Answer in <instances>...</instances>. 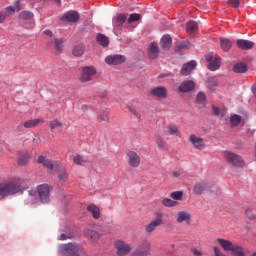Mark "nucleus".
Here are the masks:
<instances>
[{
    "label": "nucleus",
    "mask_w": 256,
    "mask_h": 256,
    "mask_svg": "<svg viewBox=\"0 0 256 256\" xmlns=\"http://www.w3.org/2000/svg\"><path fill=\"white\" fill-rule=\"evenodd\" d=\"M27 181L19 177H12L4 182H0V201L13 197V195H22L27 191Z\"/></svg>",
    "instance_id": "nucleus-1"
},
{
    "label": "nucleus",
    "mask_w": 256,
    "mask_h": 256,
    "mask_svg": "<svg viewBox=\"0 0 256 256\" xmlns=\"http://www.w3.org/2000/svg\"><path fill=\"white\" fill-rule=\"evenodd\" d=\"M224 159L227 161V163H230V165L236 167L237 169H243V167H245V160H243L240 155L231 151L224 152Z\"/></svg>",
    "instance_id": "nucleus-2"
},
{
    "label": "nucleus",
    "mask_w": 256,
    "mask_h": 256,
    "mask_svg": "<svg viewBox=\"0 0 256 256\" xmlns=\"http://www.w3.org/2000/svg\"><path fill=\"white\" fill-rule=\"evenodd\" d=\"M61 251L65 256H79L85 253L83 247L73 243L63 244L61 246Z\"/></svg>",
    "instance_id": "nucleus-3"
},
{
    "label": "nucleus",
    "mask_w": 256,
    "mask_h": 256,
    "mask_svg": "<svg viewBox=\"0 0 256 256\" xmlns=\"http://www.w3.org/2000/svg\"><path fill=\"white\" fill-rule=\"evenodd\" d=\"M114 249L116 251V256H127L133 251V246L123 240H117L114 243Z\"/></svg>",
    "instance_id": "nucleus-4"
},
{
    "label": "nucleus",
    "mask_w": 256,
    "mask_h": 256,
    "mask_svg": "<svg viewBox=\"0 0 256 256\" xmlns=\"http://www.w3.org/2000/svg\"><path fill=\"white\" fill-rule=\"evenodd\" d=\"M51 186L49 184H41L37 186V193L42 203H49L51 201Z\"/></svg>",
    "instance_id": "nucleus-5"
},
{
    "label": "nucleus",
    "mask_w": 256,
    "mask_h": 256,
    "mask_svg": "<svg viewBox=\"0 0 256 256\" xmlns=\"http://www.w3.org/2000/svg\"><path fill=\"white\" fill-rule=\"evenodd\" d=\"M94 75H97V70L95 69V67L86 66L82 69L80 81L82 83H89V81H93Z\"/></svg>",
    "instance_id": "nucleus-6"
},
{
    "label": "nucleus",
    "mask_w": 256,
    "mask_h": 256,
    "mask_svg": "<svg viewBox=\"0 0 256 256\" xmlns=\"http://www.w3.org/2000/svg\"><path fill=\"white\" fill-rule=\"evenodd\" d=\"M150 97L154 99H167L169 97V91L165 86H156L150 90Z\"/></svg>",
    "instance_id": "nucleus-7"
},
{
    "label": "nucleus",
    "mask_w": 256,
    "mask_h": 256,
    "mask_svg": "<svg viewBox=\"0 0 256 256\" xmlns=\"http://www.w3.org/2000/svg\"><path fill=\"white\" fill-rule=\"evenodd\" d=\"M151 251V243L145 241L138 245L129 256H147Z\"/></svg>",
    "instance_id": "nucleus-8"
},
{
    "label": "nucleus",
    "mask_w": 256,
    "mask_h": 256,
    "mask_svg": "<svg viewBox=\"0 0 256 256\" xmlns=\"http://www.w3.org/2000/svg\"><path fill=\"white\" fill-rule=\"evenodd\" d=\"M126 157L128 159V164L130 165V167L137 169L141 165V156H139L136 151L129 150L126 153Z\"/></svg>",
    "instance_id": "nucleus-9"
},
{
    "label": "nucleus",
    "mask_w": 256,
    "mask_h": 256,
    "mask_svg": "<svg viewBox=\"0 0 256 256\" xmlns=\"http://www.w3.org/2000/svg\"><path fill=\"white\" fill-rule=\"evenodd\" d=\"M94 229H95V224L91 225L89 228H86L84 230V237H86V239H89L91 243H97V241L101 239V234L95 231Z\"/></svg>",
    "instance_id": "nucleus-10"
},
{
    "label": "nucleus",
    "mask_w": 256,
    "mask_h": 256,
    "mask_svg": "<svg viewBox=\"0 0 256 256\" xmlns=\"http://www.w3.org/2000/svg\"><path fill=\"white\" fill-rule=\"evenodd\" d=\"M125 61H126L125 56L121 54L109 55L105 58V63L107 65H121L125 63Z\"/></svg>",
    "instance_id": "nucleus-11"
},
{
    "label": "nucleus",
    "mask_w": 256,
    "mask_h": 256,
    "mask_svg": "<svg viewBox=\"0 0 256 256\" xmlns=\"http://www.w3.org/2000/svg\"><path fill=\"white\" fill-rule=\"evenodd\" d=\"M189 141L194 149H198L199 151L205 149V142L203 141V138L195 134H191L189 136Z\"/></svg>",
    "instance_id": "nucleus-12"
},
{
    "label": "nucleus",
    "mask_w": 256,
    "mask_h": 256,
    "mask_svg": "<svg viewBox=\"0 0 256 256\" xmlns=\"http://www.w3.org/2000/svg\"><path fill=\"white\" fill-rule=\"evenodd\" d=\"M193 89H195V82L193 80L183 81L178 87L179 93H189Z\"/></svg>",
    "instance_id": "nucleus-13"
},
{
    "label": "nucleus",
    "mask_w": 256,
    "mask_h": 256,
    "mask_svg": "<svg viewBox=\"0 0 256 256\" xmlns=\"http://www.w3.org/2000/svg\"><path fill=\"white\" fill-rule=\"evenodd\" d=\"M176 221L178 223H187V225H189V223H191V213L185 210L178 211L176 213Z\"/></svg>",
    "instance_id": "nucleus-14"
},
{
    "label": "nucleus",
    "mask_w": 256,
    "mask_h": 256,
    "mask_svg": "<svg viewBox=\"0 0 256 256\" xmlns=\"http://www.w3.org/2000/svg\"><path fill=\"white\" fill-rule=\"evenodd\" d=\"M61 20L67 23H77L79 21V12L68 11L61 17Z\"/></svg>",
    "instance_id": "nucleus-15"
},
{
    "label": "nucleus",
    "mask_w": 256,
    "mask_h": 256,
    "mask_svg": "<svg viewBox=\"0 0 256 256\" xmlns=\"http://www.w3.org/2000/svg\"><path fill=\"white\" fill-rule=\"evenodd\" d=\"M46 45H47V47H53V45H54V48L56 51H58V53H61V51H63V47H64L63 39H61V38H52L47 41Z\"/></svg>",
    "instance_id": "nucleus-16"
},
{
    "label": "nucleus",
    "mask_w": 256,
    "mask_h": 256,
    "mask_svg": "<svg viewBox=\"0 0 256 256\" xmlns=\"http://www.w3.org/2000/svg\"><path fill=\"white\" fill-rule=\"evenodd\" d=\"M236 45L239 47V49L249 51V49H253L255 42L251 40L239 39L237 40Z\"/></svg>",
    "instance_id": "nucleus-17"
},
{
    "label": "nucleus",
    "mask_w": 256,
    "mask_h": 256,
    "mask_svg": "<svg viewBox=\"0 0 256 256\" xmlns=\"http://www.w3.org/2000/svg\"><path fill=\"white\" fill-rule=\"evenodd\" d=\"M196 67H197V62H195V60H192L182 66L180 73H181V75H185V76L191 75V72Z\"/></svg>",
    "instance_id": "nucleus-18"
},
{
    "label": "nucleus",
    "mask_w": 256,
    "mask_h": 256,
    "mask_svg": "<svg viewBox=\"0 0 256 256\" xmlns=\"http://www.w3.org/2000/svg\"><path fill=\"white\" fill-rule=\"evenodd\" d=\"M86 210L91 214L93 219H101V209L97 205L89 204Z\"/></svg>",
    "instance_id": "nucleus-19"
},
{
    "label": "nucleus",
    "mask_w": 256,
    "mask_h": 256,
    "mask_svg": "<svg viewBox=\"0 0 256 256\" xmlns=\"http://www.w3.org/2000/svg\"><path fill=\"white\" fill-rule=\"evenodd\" d=\"M39 123H45V119L43 118H38V119H33V120H27L21 123V126L24 127L25 129H33V127H37Z\"/></svg>",
    "instance_id": "nucleus-20"
},
{
    "label": "nucleus",
    "mask_w": 256,
    "mask_h": 256,
    "mask_svg": "<svg viewBox=\"0 0 256 256\" xmlns=\"http://www.w3.org/2000/svg\"><path fill=\"white\" fill-rule=\"evenodd\" d=\"M160 225H161V222H159V221H155V220L150 221L144 227V231H145L146 235H153V232L155 231V229L160 227Z\"/></svg>",
    "instance_id": "nucleus-21"
},
{
    "label": "nucleus",
    "mask_w": 256,
    "mask_h": 256,
    "mask_svg": "<svg viewBox=\"0 0 256 256\" xmlns=\"http://www.w3.org/2000/svg\"><path fill=\"white\" fill-rule=\"evenodd\" d=\"M160 45L164 51H169V49H171V45H173V40L171 39V36L164 35L160 40Z\"/></svg>",
    "instance_id": "nucleus-22"
},
{
    "label": "nucleus",
    "mask_w": 256,
    "mask_h": 256,
    "mask_svg": "<svg viewBox=\"0 0 256 256\" xmlns=\"http://www.w3.org/2000/svg\"><path fill=\"white\" fill-rule=\"evenodd\" d=\"M127 21V15L126 14H118L112 19V25L113 27H122L123 23Z\"/></svg>",
    "instance_id": "nucleus-23"
},
{
    "label": "nucleus",
    "mask_w": 256,
    "mask_h": 256,
    "mask_svg": "<svg viewBox=\"0 0 256 256\" xmlns=\"http://www.w3.org/2000/svg\"><path fill=\"white\" fill-rule=\"evenodd\" d=\"M31 159V154H29V152L24 151V152H20V154L18 155V165H27V163H29Z\"/></svg>",
    "instance_id": "nucleus-24"
},
{
    "label": "nucleus",
    "mask_w": 256,
    "mask_h": 256,
    "mask_svg": "<svg viewBox=\"0 0 256 256\" xmlns=\"http://www.w3.org/2000/svg\"><path fill=\"white\" fill-rule=\"evenodd\" d=\"M149 57L150 59H157V57H159V46L157 45V43L152 42L149 45Z\"/></svg>",
    "instance_id": "nucleus-25"
},
{
    "label": "nucleus",
    "mask_w": 256,
    "mask_h": 256,
    "mask_svg": "<svg viewBox=\"0 0 256 256\" xmlns=\"http://www.w3.org/2000/svg\"><path fill=\"white\" fill-rule=\"evenodd\" d=\"M38 163L46 167L49 171H53L55 169V164L53 163V160H47L44 156L38 157Z\"/></svg>",
    "instance_id": "nucleus-26"
},
{
    "label": "nucleus",
    "mask_w": 256,
    "mask_h": 256,
    "mask_svg": "<svg viewBox=\"0 0 256 256\" xmlns=\"http://www.w3.org/2000/svg\"><path fill=\"white\" fill-rule=\"evenodd\" d=\"M199 31V26L197 25V22L191 20L186 24V32L188 35H195Z\"/></svg>",
    "instance_id": "nucleus-27"
},
{
    "label": "nucleus",
    "mask_w": 256,
    "mask_h": 256,
    "mask_svg": "<svg viewBox=\"0 0 256 256\" xmlns=\"http://www.w3.org/2000/svg\"><path fill=\"white\" fill-rule=\"evenodd\" d=\"M217 242L224 251H231L233 249V246L235 245L233 244V242L222 238H217Z\"/></svg>",
    "instance_id": "nucleus-28"
},
{
    "label": "nucleus",
    "mask_w": 256,
    "mask_h": 256,
    "mask_svg": "<svg viewBox=\"0 0 256 256\" xmlns=\"http://www.w3.org/2000/svg\"><path fill=\"white\" fill-rule=\"evenodd\" d=\"M166 135H172L173 137H181V132H179V127L175 124H171L167 127Z\"/></svg>",
    "instance_id": "nucleus-29"
},
{
    "label": "nucleus",
    "mask_w": 256,
    "mask_h": 256,
    "mask_svg": "<svg viewBox=\"0 0 256 256\" xmlns=\"http://www.w3.org/2000/svg\"><path fill=\"white\" fill-rule=\"evenodd\" d=\"M205 191H207V183H205V182L197 183L194 186V193L196 195H203V193H205Z\"/></svg>",
    "instance_id": "nucleus-30"
},
{
    "label": "nucleus",
    "mask_w": 256,
    "mask_h": 256,
    "mask_svg": "<svg viewBox=\"0 0 256 256\" xmlns=\"http://www.w3.org/2000/svg\"><path fill=\"white\" fill-rule=\"evenodd\" d=\"M96 41L101 45L102 47H109V37L105 36L102 33H98L96 36Z\"/></svg>",
    "instance_id": "nucleus-31"
},
{
    "label": "nucleus",
    "mask_w": 256,
    "mask_h": 256,
    "mask_svg": "<svg viewBox=\"0 0 256 256\" xmlns=\"http://www.w3.org/2000/svg\"><path fill=\"white\" fill-rule=\"evenodd\" d=\"M230 251H232L233 255L235 256H245V251L240 245L234 244V246H232V250ZM252 256H256V252H254Z\"/></svg>",
    "instance_id": "nucleus-32"
},
{
    "label": "nucleus",
    "mask_w": 256,
    "mask_h": 256,
    "mask_svg": "<svg viewBox=\"0 0 256 256\" xmlns=\"http://www.w3.org/2000/svg\"><path fill=\"white\" fill-rule=\"evenodd\" d=\"M84 53H85V45L83 44L76 45L72 50V55H74V57H82Z\"/></svg>",
    "instance_id": "nucleus-33"
},
{
    "label": "nucleus",
    "mask_w": 256,
    "mask_h": 256,
    "mask_svg": "<svg viewBox=\"0 0 256 256\" xmlns=\"http://www.w3.org/2000/svg\"><path fill=\"white\" fill-rule=\"evenodd\" d=\"M220 47L223 51H229L233 47V42L227 38H220Z\"/></svg>",
    "instance_id": "nucleus-34"
},
{
    "label": "nucleus",
    "mask_w": 256,
    "mask_h": 256,
    "mask_svg": "<svg viewBox=\"0 0 256 256\" xmlns=\"http://www.w3.org/2000/svg\"><path fill=\"white\" fill-rule=\"evenodd\" d=\"M241 121H243V118L240 115L233 114L230 116L231 127H239V125H241Z\"/></svg>",
    "instance_id": "nucleus-35"
},
{
    "label": "nucleus",
    "mask_w": 256,
    "mask_h": 256,
    "mask_svg": "<svg viewBox=\"0 0 256 256\" xmlns=\"http://www.w3.org/2000/svg\"><path fill=\"white\" fill-rule=\"evenodd\" d=\"M155 143L158 147V149H167V142L165 141V138H163V136L161 135H157L155 138Z\"/></svg>",
    "instance_id": "nucleus-36"
},
{
    "label": "nucleus",
    "mask_w": 256,
    "mask_h": 256,
    "mask_svg": "<svg viewBox=\"0 0 256 256\" xmlns=\"http://www.w3.org/2000/svg\"><path fill=\"white\" fill-rule=\"evenodd\" d=\"M161 203H162L163 207H168V208L177 207L179 205V202H177L171 198H163Z\"/></svg>",
    "instance_id": "nucleus-37"
},
{
    "label": "nucleus",
    "mask_w": 256,
    "mask_h": 256,
    "mask_svg": "<svg viewBox=\"0 0 256 256\" xmlns=\"http://www.w3.org/2000/svg\"><path fill=\"white\" fill-rule=\"evenodd\" d=\"M73 162L75 163V165H80L82 167H85V165H87V163H89V160H87V158H85L84 156L76 155L73 158Z\"/></svg>",
    "instance_id": "nucleus-38"
},
{
    "label": "nucleus",
    "mask_w": 256,
    "mask_h": 256,
    "mask_svg": "<svg viewBox=\"0 0 256 256\" xmlns=\"http://www.w3.org/2000/svg\"><path fill=\"white\" fill-rule=\"evenodd\" d=\"M97 119L100 123H109V110L99 112Z\"/></svg>",
    "instance_id": "nucleus-39"
},
{
    "label": "nucleus",
    "mask_w": 256,
    "mask_h": 256,
    "mask_svg": "<svg viewBox=\"0 0 256 256\" xmlns=\"http://www.w3.org/2000/svg\"><path fill=\"white\" fill-rule=\"evenodd\" d=\"M234 73H247V65L243 62L237 63L233 66Z\"/></svg>",
    "instance_id": "nucleus-40"
},
{
    "label": "nucleus",
    "mask_w": 256,
    "mask_h": 256,
    "mask_svg": "<svg viewBox=\"0 0 256 256\" xmlns=\"http://www.w3.org/2000/svg\"><path fill=\"white\" fill-rule=\"evenodd\" d=\"M219 67H221V60L219 58H215L208 64V69H210V71H217Z\"/></svg>",
    "instance_id": "nucleus-41"
},
{
    "label": "nucleus",
    "mask_w": 256,
    "mask_h": 256,
    "mask_svg": "<svg viewBox=\"0 0 256 256\" xmlns=\"http://www.w3.org/2000/svg\"><path fill=\"white\" fill-rule=\"evenodd\" d=\"M19 19H22L23 21H31L33 19L34 15L33 12L24 10L19 14Z\"/></svg>",
    "instance_id": "nucleus-42"
},
{
    "label": "nucleus",
    "mask_w": 256,
    "mask_h": 256,
    "mask_svg": "<svg viewBox=\"0 0 256 256\" xmlns=\"http://www.w3.org/2000/svg\"><path fill=\"white\" fill-rule=\"evenodd\" d=\"M59 127H63V123L61 121L54 119L49 122V128L51 131H55V129H59Z\"/></svg>",
    "instance_id": "nucleus-43"
},
{
    "label": "nucleus",
    "mask_w": 256,
    "mask_h": 256,
    "mask_svg": "<svg viewBox=\"0 0 256 256\" xmlns=\"http://www.w3.org/2000/svg\"><path fill=\"white\" fill-rule=\"evenodd\" d=\"M69 175L67 174V170L65 167H61L58 171V179L59 181H65L68 179Z\"/></svg>",
    "instance_id": "nucleus-44"
},
{
    "label": "nucleus",
    "mask_w": 256,
    "mask_h": 256,
    "mask_svg": "<svg viewBox=\"0 0 256 256\" xmlns=\"http://www.w3.org/2000/svg\"><path fill=\"white\" fill-rule=\"evenodd\" d=\"M141 19V14H137V13H132L129 15L128 18H126L127 23L131 24V23H136V21H140Z\"/></svg>",
    "instance_id": "nucleus-45"
},
{
    "label": "nucleus",
    "mask_w": 256,
    "mask_h": 256,
    "mask_svg": "<svg viewBox=\"0 0 256 256\" xmlns=\"http://www.w3.org/2000/svg\"><path fill=\"white\" fill-rule=\"evenodd\" d=\"M171 199L174 201H182L183 200V191H174L170 193Z\"/></svg>",
    "instance_id": "nucleus-46"
},
{
    "label": "nucleus",
    "mask_w": 256,
    "mask_h": 256,
    "mask_svg": "<svg viewBox=\"0 0 256 256\" xmlns=\"http://www.w3.org/2000/svg\"><path fill=\"white\" fill-rule=\"evenodd\" d=\"M214 115H217V117H225V110H221L217 106L212 107Z\"/></svg>",
    "instance_id": "nucleus-47"
},
{
    "label": "nucleus",
    "mask_w": 256,
    "mask_h": 256,
    "mask_svg": "<svg viewBox=\"0 0 256 256\" xmlns=\"http://www.w3.org/2000/svg\"><path fill=\"white\" fill-rule=\"evenodd\" d=\"M196 101L204 105L205 101H207V96H205V93L200 92L196 97Z\"/></svg>",
    "instance_id": "nucleus-48"
},
{
    "label": "nucleus",
    "mask_w": 256,
    "mask_h": 256,
    "mask_svg": "<svg viewBox=\"0 0 256 256\" xmlns=\"http://www.w3.org/2000/svg\"><path fill=\"white\" fill-rule=\"evenodd\" d=\"M228 5L233 9H237L241 5V0H228Z\"/></svg>",
    "instance_id": "nucleus-49"
},
{
    "label": "nucleus",
    "mask_w": 256,
    "mask_h": 256,
    "mask_svg": "<svg viewBox=\"0 0 256 256\" xmlns=\"http://www.w3.org/2000/svg\"><path fill=\"white\" fill-rule=\"evenodd\" d=\"M245 216L247 217V219H249L250 221H256V215L249 209H247L245 211Z\"/></svg>",
    "instance_id": "nucleus-50"
},
{
    "label": "nucleus",
    "mask_w": 256,
    "mask_h": 256,
    "mask_svg": "<svg viewBox=\"0 0 256 256\" xmlns=\"http://www.w3.org/2000/svg\"><path fill=\"white\" fill-rule=\"evenodd\" d=\"M156 219L154 221L160 222V225H163V213L162 212H156Z\"/></svg>",
    "instance_id": "nucleus-51"
},
{
    "label": "nucleus",
    "mask_w": 256,
    "mask_h": 256,
    "mask_svg": "<svg viewBox=\"0 0 256 256\" xmlns=\"http://www.w3.org/2000/svg\"><path fill=\"white\" fill-rule=\"evenodd\" d=\"M4 12H6L7 17H9V16L13 15V13H15V7L14 6H8Z\"/></svg>",
    "instance_id": "nucleus-52"
},
{
    "label": "nucleus",
    "mask_w": 256,
    "mask_h": 256,
    "mask_svg": "<svg viewBox=\"0 0 256 256\" xmlns=\"http://www.w3.org/2000/svg\"><path fill=\"white\" fill-rule=\"evenodd\" d=\"M213 251H214V255L215 256H227V255H225L222 251H221V249H219L218 247H214L213 248Z\"/></svg>",
    "instance_id": "nucleus-53"
},
{
    "label": "nucleus",
    "mask_w": 256,
    "mask_h": 256,
    "mask_svg": "<svg viewBox=\"0 0 256 256\" xmlns=\"http://www.w3.org/2000/svg\"><path fill=\"white\" fill-rule=\"evenodd\" d=\"M191 47V43L189 42H182L179 44L178 49H189Z\"/></svg>",
    "instance_id": "nucleus-54"
},
{
    "label": "nucleus",
    "mask_w": 256,
    "mask_h": 256,
    "mask_svg": "<svg viewBox=\"0 0 256 256\" xmlns=\"http://www.w3.org/2000/svg\"><path fill=\"white\" fill-rule=\"evenodd\" d=\"M7 13L5 11H0V24L5 23V19H7Z\"/></svg>",
    "instance_id": "nucleus-55"
},
{
    "label": "nucleus",
    "mask_w": 256,
    "mask_h": 256,
    "mask_svg": "<svg viewBox=\"0 0 256 256\" xmlns=\"http://www.w3.org/2000/svg\"><path fill=\"white\" fill-rule=\"evenodd\" d=\"M191 253L194 255V256H202L203 255V252H201V250L197 249V248H192L191 249Z\"/></svg>",
    "instance_id": "nucleus-56"
},
{
    "label": "nucleus",
    "mask_w": 256,
    "mask_h": 256,
    "mask_svg": "<svg viewBox=\"0 0 256 256\" xmlns=\"http://www.w3.org/2000/svg\"><path fill=\"white\" fill-rule=\"evenodd\" d=\"M28 195L30 197H37V195H38L37 190H35V189L28 190Z\"/></svg>",
    "instance_id": "nucleus-57"
},
{
    "label": "nucleus",
    "mask_w": 256,
    "mask_h": 256,
    "mask_svg": "<svg viewBox=\"0 0 256 256\" xmlns=\"http://www.w3.org/2000/svg\"><path fill=\"white\" fill-rule=\"evenodd\" d=\"M205 59L206 61H208V63L212 62L214 59H213V53H208L205 55Z\"/></svg>",
    "instance_id": "nucleus-58"
},
{
    "label": "nucleus",
    "mask_w": 256,
    "mask_h": 256,
    "mask_svg": "<svg viewBox=\"0 0 256 256\" xmlns=\"http://www.w3.org/2000/svg\"><path fill=\"white\" fill-rule=\"evenodd\" d=\"M33 145H39L41 143V138L39 136H36L32 140Z\"/></svg>",
    "instance_id": "nucleus-59"
},
{
    "label": "nucleus",
    "mask_w": 256,
    "mask_h": 256,
    "mask_svg": "<svg viewBox=\"0 0 256 256\" xmlns=\"http://www.w3.org/2000/svg\"><path fill=\"white\" fill-rule=\"evenodd\" d=\"M129 111L130 113H132V115H135V117H139V114L137 113V109H135L134 107H130Z\"/></svg>",
    "instance_id": "nucleus-60"
},
{
    "label": "nucleus",
    "mask_w": 256,
    "mask_h": 256,
    "mask_svg": "<svg viewBox=\"0 0 256 256\" xmlns=\"http://www.w3.org/2000/svg\"><path fill=\"white\" fill-rule=\"evenodd\" d=\"M172 177H175V179H179V177H181V171H174L172 173Z\"/></svg>",
    "instance_id": "nucleus-61"
},
{
    "label": "nucleus",
    "mask_w": 256,
    "mask_h": 256,
    "mask_svg": "<svg viewBox=\"0 0 256 256\" xmlns=\"http://www.w3.org/2000/svg\"><path fill=\"white\" fill-rule=\"evenodd\" d=\"M59 239L60 241H66V239H71V236H67L66 234H61Z\"/></svg>",
    "instance_id": "nucleus-62"
},
{
    "label": "nucleus",
    "mask_w": 256,
    "mask_h": 256,
    "mask_svg": "<svg viewBox=\"0 0 256 256\" xmlns=\"http://www.w3.org/2000/svg\"><path fill=\"white\" fill-rule=\"evenodd\" d=\"M44 35H47L48 37H51V39H53V31L51 30H45Z\"/></svg>",
    "instance_id": "nucleus-63"
},
{
    "label": "nucleus",
    "mask_w": 256,
    "mask_h": 256,
    "mask_svg": "<svg viewBox=\"0 0 256 256\" xmlns=\"http://www.w3.org/2000/svg\"><path fill=\"white\" fill-rule=\"evenodd\" d=\"M107 95H109V93L107 91H102L99 96L101 97V99H105L107 97Z\"/></svg>",
    "instance_id": "nucleus-64"
}]
</instances>
